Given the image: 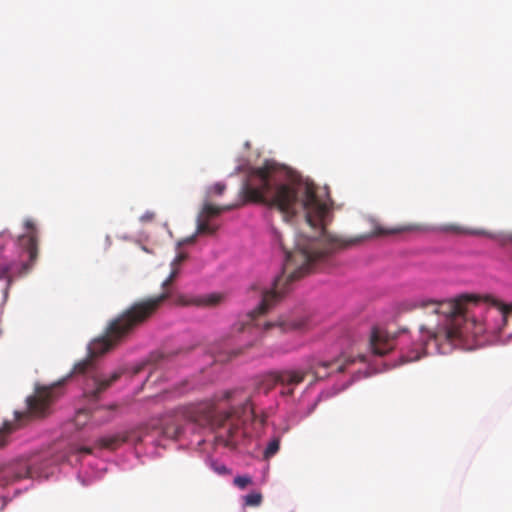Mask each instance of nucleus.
<instances>
[{"label":"nucleus","mask_w":512,"mask_h":512,"mask_svg":"<svg viewBox=\"0 0 512 512\" xmlns=\"http://www.w3.org/2000/svg\"><path fill=\"white\" fill-rule=\"evenodd\" d=\"M171 284L172 282L166 278L162 283L163 292L161 294L133 302L109 322L103 336L94 339L89 344V357L76 363L73 370L75 374H84L89 377L84 388L86 397L91 400L98 399L121 376L120 371L113 372L109 377L97 375L94 369L93 358L113 349L133 333L135 329L148 322L170 297L171 293L167 288Z\"/></svg>","instance_id":"nucleus-2"},{"label":"nucleus","mask_w":512,"mask_h":512,"mask_svg":"<svg viewBox=\"0 0 512 512\" xmlns=\"http://www.w3.org/2000/svg\"><path fill=\"white\" fill-rule=\"evenodd\" d=\"M225 190V185L221 183H217L213 186L214 193L221 195Z\"/></svg>","instance_id":"nucleus-28"},{"label":"nucleus","mask_w":512,"mask_h":512,"mask_svg":"<svg viewBox=\"0 0 512 512\" xmlns=\"http://www.w3.org/2000/svg\"><path fill=\"white\" fill-rule=\"evenodd\" d=\"M35 472L26 461H18L6 466L0 472V486L10 485L25 478H34Z\"/></svg>","instance_id":"nucleus-8"},{"label":"nucleus","mask_w":512,"mask_h":512,"mask_svg":"<svg viewBox=\"0 0 512 512\" xmlns=\"http://www.w3.org/2000/svg\"><path fill=\"white\" fill-rule=\"evenodd\" d=\"M370 347L375 355L384 356L395 347V338L382 329L374 328L370 336Z\"/></svg>","instance_id":"nucleus-9"},{"label":"nucleus","mask_w":512,"mask_h":512,"mask_svg":"<svg viewBox=\"0 0 512 512\" xmlns=\"http://www.w3.org/2000/svg\"><path fill=\"white\" fill-rule=\"evenodd\" d=\"M444 231H447V232H453V233H456V234H467V233H471L470 231H468L467 229H464L460 226H457V225H447L443 228Z\"/></svg>","instance_id":"nucleus-22"},{"label":"nucleus","mask_w":512,"mask_h":512,"mask_svg":"<svg viewBox=\"0 0 512 512\" xmlns=\"http://www.w3.org/2000/svg\"><path fill=\"white\" fill-rule=\"evenodd\" d=\"M57 387H40L26 400L27 409L24 412H15V422L5 421L0 428V448L7 444L8 436L23 425L24 420L42 418L50 414L51 405L57 399Z\"/></svg>","instance_id":"nucleus-5"},{"label":"nucleus","mask_w":512,"mask_h":512,"mask_svg":"<svg viewBox=\"0 0 512 512\" xmlns=\"http://www.w3.org/2000/svg\"><path fill=\"white\" fill-rule=\"evenodd\" d=\"M79 451L86 454H90L92 452V449L88 447H82Z\"/></svg>","instance_id":"nucleus-33"},{"label":"nucleus","mask_w":512,"mask_h":512,"mask_svg":"<svg viewBox=\"0 0 512 512\" xmlns=\"http://www.w3.org/2000/svg\"><path fill=\"white\" fill-rule=\"evenodd\" d=\"M354 362V359L348 357L342 360L341 358L333 359L330 361H318L311 364L308 368H284L278 369L279 386L281 387L280 394L282 396H292L298 385L304 382L307 375L312 373L316 377L319 375V368L333 369L336 372H343L348 364Z\"/></svg>","instance_id":"nucleus-7"},{"label":"nucleus","mask_w":512,"mask_h":512,"mask_svg":"<svg viewBox=\"0 0 512 512\" xmlns=\"http://www.w3.org/2000/svg\"><path fill=\"white\" fill-rule=\"evenodd\" d=\"M511 241H512V235H511Z\"/></svg>","instance_id":"nucleus-34"},{"label":"nucleus","mask_w":512,"mask_h":512,"mask_svg":"<svg viewBox=\"0 0 512 512\" xmlns=\"http://www.w3.org/2000/svg\"><path fill=\"white\" fill-rule=\"evenodd\" d=\"M213 467L214 471L220 475H226L230 473L229 469L224 464H215Z\"/></svg>","instance_id":"nucleus-24"},{"label":"nucleus","mask_w":512,"mask_h":512,"mask_svg":"<svg viewBox=\"0 0 512 512\" xmlns=\"http://www.w3.org/2000/svg\"><path fill=\"white\" fill-rule=\"evenodd\" d=\"M276 386H279L277 370H272L263 374L258 383V389L262 390L265 394L270 392Z\"/></svg>","instance_id":"nucleus-12"},{"label":"nucleus","mask_w":512,"mask_h":512,"mask_svg":"<svg viewBox=\"0 0 512 512\" xmlns=\"http://www.w3.org/2000/svg\"><path fill=\"white\" fill-rule=\"evenodd\" d=\"M247 506H258L262 502V495L260 493H250L244 497Z\"/></svg>","instance_id":"nucleus-20"},{"label":"nucleus","mask_w":512,"mask_h":512,"mask_svg":"<svg viewBox=\"0 0 512 512\" xmlns=\"http://www.w3.org/2000/svg\"><path fill=\"white\" fill-rule=\"evenodd\" d=\"M416 229H418V226H416V225L400 226V227L392 228L390 230H384L382 228H377L376 234L377 235L396 234V233L412 231V230H416Z\"/></svg>","instance_id":"nucleus-19"},{"label":"nucleus","mask_w":512,"mask_h":512,"mask_svg":"<svg viewBox=\"0 0 512 512\" xmlns=\"http://www.w3.org/2000/svg\"><path fill=\"white\" fill-rule=\"evenodd\" d=\"M280 443H281V437L280 436H274L267 444L263 457L265 460H268L272 458L274 455H276L280 449Z\"/></svg>","instance_id":"nucleus-16"},{"label":"nucleus","mask_w":512,"mask_h":512,"mask_svg":"<svg viewBox=\"0 0 512 512\" xmlns=\"http://www.w3.org/2000/svg\"><path fill=\"white\" fill-rule=\"evenodd\" d=\"M279 328L281 331L286 330V324L285 323H275V322H266L264 324V330H269L271 328Z\"/></svg>","instance_id":"nucleus-23"},{"label":"nucleus","mask_w":512,"mask_h":512,"mask_svg":"<svg viewBox=\"0 0 512 512\" xmlns=\"http://www.w3.org/2000/svg\"><path fill=\"white\" fill-rule=\"evenodd\" d=\"M480 297L474 294H463L455 299L444 301L423 300L419 306L440 316V321L435 328L421 326L420 332L427 345L433 342L439 352L446 353L462 338L468 335L480 336L485 332H494L486 320H477L469 316L468 305L476 304Z\"/></svg>","instance_id":"nucleus-3"},{"label":"nucleus","mask_w":512,"mask_h":512,"mask_svg":"<svg viewBox=\"0 0 512 512\" xmlns=\"http://www.w3.org/2000/svg\"><path fill=\"white\" fill-rule=\"evenodd\" d=\"M178 273H179L178 267L172 266V271L167 279L170 280V282H173L175 280V278L178 276Z\"/></svg>","instance_id":"nucleus-30"},{"label":"nucleus","mask_w":512,"mask_h":512,"mask_svg":"<svg viewBox=\"0 0 512 512\" xmlns=\"http://www.w3.org/2000/svg\"><path fill=\"white\" fill-rule=\"evenodd\" d=\"M217 229V226H213L209 223V219H206L200 215L198 216L196 234L213 235Z\"/></svg>","instance_id":"nucleus-14"},{"label":"nucleus","mask_w":512,"mask_h":512,"mask_svg":"<svg viewBox=\"0 0 512 512\" xmlns=\"http://www.w3.org/2000/svg\"><path fill=\"white\" fill-rule=\"evenodd\" d=\"M422 350H423L422 348H415L406 354H402L400 357V363L405 364V363L419 360L422 356Z\"/></svg>","instance_id":"nucleus-18"},{"label":"nucleus","mask_w":512,"mask_h":512,"mask_svg":"<svg viewBox=\"0 0 512 512\" xmlns=\"http://www.w3.org/2000/svg\"><path fill=\"white\" fill-rule=\"evenodd\" d=\"M195 238H196V235H192L191 237H188L184 240L185 243H194L195 241Z\"/></svg>","instance_id":"nucleus-32"},{"label":"nucleus","mask_w":512,"mask_h":512,"mask_svg":"<svg viewBox=\"0 0 512 512\" xmlns=\"http://www.w3.org/2000/svg\"><path fill=\"white\" fill-rule=\"evenodd\" d=\"M182 433V427L176 421L173 423H165L163 426V434L171 439H177Z\"/></svg>","instance_id":"nucleus-17"},{"label":"nucleus","mask_w":512,"mask_h":512,"mask_svg":"<svg viewBox=\"0 0 512 512\" xmlns=\"http://www.w3.org/2000/svg\"><path fill=\"white\" fill-rule=\"evenodd\" d=\"M241 353H242L241 350H233V351L230 352L229 357L227 358V360H231V359L237 357Z\"/></svg>","instance_id":"nucleus-31"},{"label":"nucleus","mask_w":512,"mask_h":512,"mask_svg":"<svg viewBox=\"0 0 512 512\" xmlns=\"http://www.w3.org/2000/svg\"><path fill=\"white\" fill-rule=\"evenodd\" d=\"M246 200L276 207L284 215H295L298 209L305 211L307 224L316 229V236L299 234L292 251H286L281 273L275 277L270 289L261 291L259 305L247 314L246 326H260L259 317L268 312L293 288L295 281L326 264L338 249L355 241L331 236L325 229L329 211L327 194L321 195L314 184H297L289 171L274 161L266 160L254 169L242 190Z\"/></svg>","instance_id":"nucleus-1"},{"label":"nucleus","mask_w":512,"mask_h":512,"mask_svg":"<svg viewBox=\"0 0 512 512\" xmlns=\"http://www.w3.org/2000/svg\"><path fill=\"white\" fill-rule=\"evenodd\" d=\"M81 417L87 418V413L85 411H79L76 415L75 422L76 425H84V421H81Z\"/></svg>","instance_id":"nucleus-27"},{"label":"nucleus","mask_w":512,"mask_h":512,"mask_svg":"<svg viewBox=\"0 0 512 512\" xmlns=\"http://www.w3.org/2000/svg\"><path fill=\"white\" fill-rule=\"evenodd\" d=\"M126 439L121 437L120 435H112L107 437H102L98 440L100 446L107 449H116L121 443H123Z\"/></svg>","instance_id":"nucleus-15"},{"label":"nucleus","mask_w":512,"mask_h":512,"mask_svg":"<svg viewBox=\"0 0 512 512\" xmlns=\"http://www.w3.org/2000/svg\"><path fill=\"white\" fill-rule=\"evenodd\" d=\"M178 273H179L178 267L172 266V271L167 279L170 280V282H173L175 280V278L178 276Z\"/></svg>","instance_id":"nucleus-29"},{"label":"nucleus","mask_w":512,"mask_h":512,"mask_svg":"<svg viewBox=\"0 0 512 512\" xmlns=\"http://www.w3.org/2000/svg\"><path fill=\"white\" fill-rule=\"evenodd\" d=\"M241 393L240 390H227L223 394V399L229 400L232 399L234 395Z\"/></svg>","instance_id":"nucleus-26"},{"label":"nucleus","mask_w":512,"mask_h":512,"mask_svg":"<svg viewBox=\"0 0 512 512\" xmlns=\"http://www.w3.org/2000/svg\"><path fill=\"white\" fill-rule=\"evenodd\" d=\"M239 406H233L228 411L216 415L215 407L210 403H201L181 409L183 417L198 425H216V442L230 449H235L242 437L240 425L256 420V412L250 398L245 397Z\"/></svg>","instance_id":"nucleus-4"},{"label":"nucleus","mask_w":512,"mask_h":512,"mask_svg":"<svg viewBox=\"0 0 512 512\" xmlns=\"http://www.w3.org/2000/svg\"><path fill=\"white\" fill-rule=\"evenodd\" d=\"M251 483H252V479L250 476H247V475L237 476L234 478V484L240 489L246 488Z\"/></svg>","instance_id":"nucleus-21"},{"label":"nucleus","mask_w":512,"mask_h":512,"mask_svg":"<svg viewBox=\"0 0 512 512\" xmlns=\"http://www.w3.org/2000/svg\"><path fill=\"white\" fill-rule=\"evenodd\" d=\"M485 301L491 303L492 307L489 313L495 311L501 317L503 324H505L508 315L512 314V305L504 304L489 296L485 297Z\"/></svg>","instance_id":"nucleus-13"},{"label":"nucleus","mask_w":512,"mask_h":512,"mask_svg":"<svg viewBox=\"0 0 512 512\" xmlns=\"http://www.w3.org/2000/svg\"><path fill=\"white\" fill-rule=\"evenodd\" d=\"M222 296L218 294H210L204 297L186 300L184 297L179 298V303L182 305H197V306H215L221 301Z\"/></svg>","instance_id":"nucleus-11"},{"label":"nucleus","mask_w":512,"mask_h":512,"mask_svg":"<svg viewBox=\"0 0 512 512\" xmlns=\"http://www.w3.org/2000/svg\"><path fill=\"white\" fill-rule=\"evenodd\" d=\"M255 168H252L247 176V178H249L251 172L254 170ZM248 181V179H246L241 187V190H240V194L242 196V201L240 204H234V205H226V206H214L210 203H206L204 204L203 208H202V211L201 213L199 214L200 216L206 218V219H211L213 217H216L218 215H220L223 211H229V210H232L233 208H236L238 206H240L241 204H244V203H247L249 202L248 200H246L242 190H243V187L245 185V183ZM253 203H255L254 201H252Z\"/></svg>","instance_id":"nucleus-10"},{"label":"nucleus","mask_w":512,"mask_h":512,"mask_svg":"<svg viewBox=\"0 0 512 512\" xmlns=\"http://www.w3.org/2000/svg\"><path fill=\"white\" fill-rule=\"evenodd\" d=\"M187 259V254L180 253L176 256V258L172 262V266L178 267L183 261Z\"/></svg>","instance_id":"nucleus-25"},{"label":"nucleus","mask_w":512,"mask_h":512,"mask_svg":"<svg viewBox=\"0 0 512 512\" xmlns=\"http://www.w3.org/2000/svg\"><path fill=\"white\" fill-rule=\"evenodd\" d=\"M24 227L27 233L19 237V245L27 253L29 260L24 263H15L0 260V280H7L11 284L14 277H20L28 274L38 258V231L35 223L31 219H26Z\"/></svg>","instance_id":"nucleus-6"}]
</instances>
